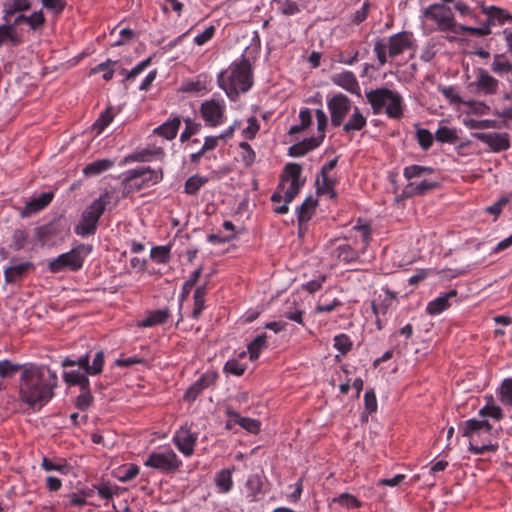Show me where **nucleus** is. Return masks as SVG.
Returning a JSON list of instances; mask_svg holds the SVG:
<instances>
[{
    "label": "nucleus",
    "instance_id": "56",
    "mask_svg": "<svg viewBox=\"0 0 512 512\" xmlns=\"http://www.w3.org/2000/svg\"><path fill=\"white\" fill-rule=\"evenodd\" d=\"M397 296L396 293L392 292L389 289H384V295L383 298L380 300V308H381V314L385 315L390 307L393 306V304L396 302Z\"/></svg>",
    "mask_w": 512,
    "mask_h": 512
},
{
    "label": "nucleus",
    "instance_id": "32",
    "mask_svg": "<svg viewBox=\"0 0 512 512\" xmlns=\"http://www.w3.org/2000/svg\"><path fill=\"white\" fill-rule=\"evenodd\" d=\"M337 183L338 181L335 178L329 176H317V192L319 194H327L330 199H335L337 198V192L335 191L334 188Z\"/></svg>",
    "mask_w": 512,
    "mask_h": 512
},
{
    "label": "nucleus",
    "instance_id": "3",
    "mask_svg": "<svg viewBox=\"0 0 512 512\" xmlns=\"http://www.w3.org/2000/svg\"><path fill=\"white\" fill-rule=\"evenodd\" d=\"M365 96L374 115L384 112L391 119L403 117V98L397 91L382 87L367 91Z\"/></svg>",
    "mask_w": 512,
    "mask_h": 512
},
{
    "label": "nucleus",
    "instance_id": "49",
    "mask_svg": "<svg viewBox=\"0 0 512 512\" xmlns=\"http://www.w3.org/2000/svg\"><path fill=\"white\" fill-rule=\"evenodd\" d=\"M333 60L341 64L353 65L359 60V51L354 50L351 53L339 51L333 56Z\"/></svg>",
    "mask_w": 512,
    "mask_h": 512
},
{
    "label": "nucleus",
    "instance_id": "38",
    "mask_svg": "<svg viewBox=\"0 0 512 512\" xmlns=\"http://www.w3.org/2000/svg\"><path fill=\"white\" fill-rule=\"evenodd\" d=\"M88 373L85 369L80 368L77 371L66 372V383L70 385H78L80 388L89 386Z\"/></svg>",
    "mask_w": 512,
    "mask_h": 512
},
{
    "label": "nucleus",
    "instance_id": "26",
    "mask_svg": "<svg viewBox=\"0 0 512 512\" xmlns=\"http://www.w3.org/2000/svg\"><path fill=\"white\" fill-rule=\"evenodd\" d=\"M457 296L455 289L437 297L427 304L426 312L429 315H438L450 307L449 299Z\"/></svg>",
    "mask_w": 512,
    "mask_h": 512
},
{
    "label": "nucleus",
    "instance_id": "52",
    "mask_svg": "<svg viewBox=\"0 0 512 512\" xmlns=\"http://www.w3.org/2000/svg\"><path fill=\"white\" fill-rule=\"evenodd\" d=\"M333 502L339 503L341 506L346 508H359L361 507V502L352 494L342 493L338 497L333 499Z\"/></svg>",
    "mask_w": 512,
    "mask_h": 512
},
{
    "label": "nucleus",
    "instance_id": "1",
    "mask_svg": "<svg viewBox=\"0 0 512 512\" xmlns=\"http://www.w3.org/2000/svg\"><path fill=\"white\" fill-rule=\"evenodd\" d=\"M57 376L46 366L23 365L19 379V398L32 409L44 406L52 397Z\"/></svg>",
    "mask_w": 512,
    "mask_h": 512
},
{
    "label": "nucleus",
    "instance_id": "25",
    "mask_svg": "<svg viewBox=\"0 0 512 512\" xmlns=\"http://www.w3.org/2000/svg\"><path fill=\"white\" fill-rule=\"evenodd\" d=\"M182 118L174 116L153 130V133L167 140H173L181 126Z\"/></svg>",
    "mask_w": 512,
    "mask_h": 512
},
{
    "label": "nucleus",
    "instance_id": "51",
    "mask_svg": "<svg viewBox=\"0 0 512 512\" xmlns=\"http://www.w3.org/2000/svg\"><path fill=\"white\" fill-rule=\"evenodd\" d=\"M491 68L493 72L499 75L512 72V64L504 60L502 55L495 56Z\"/></svg>",
    "mask_w": 512,
    "mask_h": 512
},
{
    "label": "nucleus",
    "instance_id": "4",
    "mask_svg": "<svg viewBox=\"0 0 512 512\" xmlns=\"http://www.w3.org/2000/svg\"><path fill=\"white\" fill-rule=\"evenodd\" d=\"M491 431L492 426L486 419H469L462 427V435L469 439V450L475 455L496 451L497 446L490 443Z\"/></svg>",
    "mask_w": 512,
    "mask_h": 512
},
{
    "label": "nucleus",
    "instance_id": "44",
    "mask_svg": "<svg viewBox=\"0 0 512 512\" xmlns=\"http://www.w3.org/2000/svg\"><path fill=\"white\" fill-rule=\"evenodd\" d=\"M184 122H185V128L180 135V141L182 143L189 140L193 135H196L197 133H199V131L201 129V124L194 122L190 118L185 119Z\"/></svg>",
    "mask_w": 512,
    "mask_h": 512
},
{
    "label": "nucleus",
    "instance_id": "37",
    "mask_svg": "<svg viewBox=\"0 0 512 512\" xmlns=\"http://www.w3.org/2000/svg\"><path fill=\"white\" fill-rule=\"evenodd\" d=\"M434 168L422 165H410L404 168L403 176L406 180L411 182L414 178H419L424 175L432 174L434 172Z\"/></svg>",
    "mask_w": 512,
    "mask_h": 512
},
{
    "label": "nucleus",
    "instance_id": "55",
    "mask_svg": "<svg viewBox=\"0 0 512 512\" xmlns=\"http://www.w3.org/2000/svg\"><path fill=\"white\" fill-rule=\"evenodd\" d=\"M352 342L346 334H339L334 337V348L342 354L351 350Z\"/></svg>",
    "mask_w": 512,
    "mask_h": 512
},
{
    "label": "nucleus",
    "instance_id": "47",
    "mask_svg": "<svg viewBox=\"0 0 512 512\" xmlns=\"http://www.w3.org/2000/svg\"><path fill=\"white\" fill-rule=\"evenodd\" d=\"M416 139L419 146L425 151L430 149L433 144V135L425 128H418L416 130Z\"/></svg>",
    "mask_w": 512,
    "mask_h": 512
},
{
    "label": "nucleus",
    "instance_id": "5",
    "mask_svg": "<svg viewBox=\"0 0 512 512\" xmlns=\"http://www.w3.org/2000/svg\"><path fill=\"white\" fill-rule=\"evenodd\" d=\"M162 179V169L153 170L150 167L143 166L127 170L122 181L123 197L156 185Z\"/></svg>",
    "mask_w": 512,
    "mask_h": 512
},
{
    "label": "nucleus",
    "instance_id": "33",
    "mask_svg": "<svg viewBox=\"0 0 512 512\" xmlns=\"http://www.w3.org/2000/svg\"><path fill=\"white\" fill-rule=\"evenodd\" d=\"M234 469H222L215 476V484L218 491L228 493L233 487L232 473Z\"/></svg>",
    "mask_w": 512,
    "mask_h": 512
},
{
    "label": "nucleus",
    "instance_id": "2",
    "mask_svg": "<svg viewBox=\"0 0 512 512\" xmlns=\"http://www.w3.org/2000/svg\"><path fill=\"white\" fill-rule=\"evenodd\" d=\"M218 85L231 101H237L241 93L249 91L253 85V73L250 61L242 58L233 62L218 75Z\"/></svg>",
    "mask_w": 512,
    "mask_h": 512
},
{
    "label": "nucleus",
    "instance_id": "60",
    "mask_svg": "<svg viewBox=\"0 0 512 512\" xmlns=\"http://www.w3.org/2000/svg\"><path fill=\"white\" fill-rule=\"evenodd\" d=\"M353 230L356 232V237H360L364 244L368 243L371 234L369 224L362 223L361 219H359L357 224L353 227Z\"/></svg>",
    "mask_w": 512,
    "mask_h": 512
},
{
    "label": "nucleus",
    "instance_id": "63",
    "mask_svg": "<svg viewBox=\"0 0 512 512\" xmlns=\"http://www.w3.org/2000/svg\"><path fill=\"white\" fill-rule=\"evenodd\" d=\"M246 366L239 361L232 359L226 362L224 370L235 376H241L245 372Z\"/></svg>",
    "mask_w": 512,
    "mask_h": 512
},
{
    "label": "nucleus",
    "instance_id": "39",
    "mask_svg": "<svg viewBox=\"0 0 512 512\" xmlns=\"http://www.w3.org/2000/svg\"><path fill=\"white\" fill-rule=\"evenodd\" d=\"M114 117L115 113L113 111V107H107L103 112H101L98 119L95 121L93 129L97 132V134L102 133L104 129L113 121Z\"/></svg>",
    "mask_w": 512,
    "mask_h": 512
},
{
    "label": "nucleus",
    "instance_id": "41",
    "mask_svg": "<svg viewBox=\"0 0 512 512\" xmlns=\"http://www.w3.org/2000/svg\"><path fill=\"white\" fill-rule=\"evenodd\" d=\"M19 370L23 371V365L7 359L0 361V378H12Z\"/></svg>",
    "mask_w": 512,
    "mask_h": 512
},
{
    "label": "nucleus",
    "instance_id": "43",
    "mask_svg": "<svg viewBox=\"0 0 512 512\" xmlns=\"http://www.w3.org/2000/svg\"><path fill=\"white\" fill-rule=\"evenodd\" d=\"M207 182V179L198 175L191 176L185 182L184 191L188 195H195Z\"/></svg>",
    "mask_w": 512,
    "mask_h": 512
},
{
    "label": "nucleus",
    "instance_id": "58",
    "mask_svg": "<svg viewBox=\"0 0 512 512\" xmlns=\"http://www.w3.org/2000/svg\"><path fill=\"white\" fill-rule=\"evenodd\" d=\"M43 20H44L43 15L41 12H39V13H33L29 17L19 15L15 19V24H20L22 22H26L27 24L30 25V27L32 29H35L36 27H38L39 25H41L43 23Z\"/></svg>",
    "mask_w": 512,
    "mask_h": 512
},
{
    "label": "nucleus",
    "instance_id": "11",
    "mask_svg": "<svg viewBox=\"0 0 512 512\" xmlns=\"http://www.w3.org/2000/svg\"><path fill=\"white\" fill-rule=\"evenodd\" d=\"M225 103L214 99L201 104L200 112L207 126L217 127L225 121Z\"/></svg>",
    "mask_w": 512,
    "mask_h": 512
},
{
    "label": "nucleus",
    "instance_id": "15",
    "mask_svg": "<svg viewBox=\"0 0 512 512\" xmlns=\"http://www.w3.org/2000/svg\"><path fill=\"white\" fill-rule=\"evenodd\" d=\"M217 379V374L212 371H207L200 376V378L194 382L185 392L184 400L185 401H195L196 398L200 395V393L213 385Z\"/></svg>",
    "mask_w": 512,
    "mask_h": 512
},
{
    "label": "nucleus",
    "instance_id": "19",
    "mask_svg": "<svg viewBox=\"0 0 512 512\" xmlns=\"http://www.w3.org/2000/svg\"><path fill=\"white\" fill-rule=\"evenodd\" d=\"M411 46L410 34L408 32H400L389 37L388 51L390 57H396L402 54Z\"/></svg>",
    "mask_w": 512,
    "mask_h": 512
},
{
    "label": "nucleus",
    "instance_id": "46",
    "mask_svg": "<svg viewBox=\"0 0 512 512\" xmlns=\"http://www.w3.org/2000/svg\"><path fill=\"white\" fill-rule=\"evenodd\" d=\"M500 401L512 406V378L505 379L499 387Z\"/></svg>",
    "mask_w": 512,
    "mask_h": 512
},
{
    "label": "nucleus",
    "instance_id": "42",
    "mask_svg": "<svg viewBox=\"0 0 512 512\" xmlns=\"http://www.w3.org/2000/svg\"><path fill=\"white\" fill-rule=\"evenodd\" d=\"M435 138L438 142L450 144L455 143L458 139L456 132L447 126L439 127L435 133Z\"/></svg>",
    "mask_w": 512,
    "mask_h": 512
},
{
    "label": "nucleus",
    "instance_id": "20",
    "mask_svg": "<svg viewBox=\"0 0 512 512\" xmlns=\"http://www.w3.org/2000/svg\"><path fill=\"white\" fill-rule=\"evenodd\" d=\"M324 135L318 137L306 138L301 142L295 143L288 149V155L291 157H301L307 154L309 151L317 148L324 140Z\"/></svg>",
    "mask_w": 512,
    "mask_h": 512
},
{
    "label": "nucleus",
    "instance_id": "16",
    "mask_svg": "<svg viewBox=\"0 0 512 512\" xmlns=\"http://www.w3.org/2000/svg\"><path fill=\"white\" fill-rule=\"evenodd\" d=\"M53 192H43L38 196L31 198L26 202L25 206L21 210L20 214L22 217H29L33 214L38 213L44 209L53 199Z\"/></svg>",
    "mask_w": 512,
    "mask_h": 512
},
{
    "label": "nucleus",
    "instance_id": "24",
    "mask_svg": "<svg viewBox=\"0 0 512 512\" xmlns=\"http://www.w3.org/2000/svg\"><path fill=\"white\" fill-rule=\"evenodd\" d=\"M477 89L486 95L496 94L499 88V82L491 76L486 70L481 69L476 80Z\"/></svg>",
    "mask_w": 512,
    "mask_h": 512
},
{
    "label": "nucleus",
    "instance_id": "61",
    "mask_svg": "<svg viewBox=\"0 0 512 512\" xmlns=\"http://www.w3.org/2000/svg\"><path fill=\"white\" fill-rule=\"evenodd\" d=\"M466 271V267L451 265L443 268L442 270L437 271V273L441 275V277L443 278L451 279L466 273Z\"/></svg>",
    "mask_w": 512,
    "mask_h": 512
},
{
    "label": "nucleus",
    "instance_id": "18",
    "mask_svg": "<svg viewBox=\"0 0 512 512\" xmlns=\"http://www.w3.org/2000/svg\"><path fill=\"white\" fill-rule=\"evenodd\" d=\"M482 13L487 16L489 26L503 25L507 21H512V15L505 9L497 6H485L481 4Z\"/></svg>",
    "mask_w": 512,
    "mask_h": 512
},
{
    "label": "nucleus",
    "instance_id": "59",
    "mask_svg": "<svg viewBox=\"0 0 512 512\" xmlns=\"http://www.w3.org/2000/svg\"><path fill=\"white\" fill-rule=\"evenodd\" d=\"M239 147L242 150V152H241L242 161L244 162V164L246 166H251L256 159L255 151L252 149V147L247 142H241L239 144Z\"/></svg>",
    "mask_w": 512,
    "mask_h": 512
},
{
    "label": "nucleus",
    "instance_id": "23",
    "mask_svg": "<svg viewBox=\"0 0 512 512\" xmlns=\"http://www.w3.org/2000/svg\"><path fill=\"white\" fill-rule=\"evenodd\" d=\"M227 417H233L234 423H237L243 429L250 433H258L260 431L261 423L257 419L241 417L231 406H227L225 409Z\"/></svg>",
    "mask_w": 512,
    "mask_h": 512
},
{
    "label": "nucleus",
    "instance_id": "35",
    "mask_svg": "<svg viewBox=\"0 0 512 512\" xmlns=\"http://www.w3.org/2000/svg\"><path fill=\"white\" fill-rule=\"evenodd\" d=\"M316 205L317 201L310 196L298 207L297 217L300 225L311 219Z\"/></svg>",
    "mask_w": 512,
    "mask_h": 512
},
{
    "label": "nucleus",
    "instance_id": "9",
    "mask_svg": "<svg viewBox=\"0 0 512 512\" xmlns=\"http://www.w3.org/2000/svg\"><path fill=\"white\" fill-rule=\"evenodd\" d=\"M144 465L162 472H174L182 465V461L172 449L166 448L152 452L145 460Z\"/></svg>",
    "mask_w": 512,
    "mask_h": 512
},
{
    "label": "nucleus",
    "instance_id": "62",
    "mask_svg": "<svg viewBox=\"0 0 512 512\" xmlns=\"http://www.w3.org/2000/svg\"><path fill=\"white\" fill-rule=\"evenodd\" d=\"M80 389H81V393L77 397L76 405L79 409L85 410L92 403L93 397L90 393L89 386H86L85 388H80Z\"/></svg>",
    "mask_w": 512,
    "mask_h": 512
},
{
    "label": "nucleus",
    "instance_id": "6",
    "mask_svg": "<svg viewBox=\"0 0 512 512\" xmlns=\"http://www.w3.org/2000/svg\"><path fill=\"white\" fill-rule=\"evenodd\" d=\"M109 198L110 196L106 192L84 210L80 222L75 227V232L78 235L86 236L95 233L98 221L109 203Z\"/></svg>",
    "mask_w": 512,
    "mask_h": 512
},
{
    "label": "nucleus",
    "instance_id": "45",
    "mask_svg": "<svg viewBox=\"0 0 512 512\" xmlns=\"http://www.w3.org/2000/svg\"><path fill=\"white\" fill-rule=\"evenodd\" d=\"M117 61H112L110 59L106 60L105 62H102L98 64L96 67H94L91 70V73H99L103 72V79L106 81H110L114 76V69L113 65H116Z\"/></svg>",
    "mask_w": 512,
    "mask_h": 512
},
{
    "label": "nucleus",
    "instance_id": "31",
    "mask_svg": "<svg viewBox=\"0 0 512 512\" xmlns=\"http://www.w3.org/2000/svg\"><path fill=\"white\" fill-rule=\"evenodd\" d=\"M271 8L284 16H293L301 11L298 3L293 0H272Z\"/></svg>",
    "mask_w": 512,
    "mask_h": 512
},
{
    "label": "nucleus",
    "instance_id": "54",
    "mask_svg": "<svg viewBox=\"0 0 512 512\" xmlns=\"http://www.w3.org/2000/svg\"><path fill=\"white\" fill-rule=\"evenodd\" d=\"M93 495L92 489H81L77 493L70 495V504L75 506H83L87 503V498Z\"/></svg>",
    "mask_w": 512,
    "mask_h": 512
},
{
    "label": "nucleus",
    "instance_id": "17",
    "mask_svg": "<svg viewBox=\"0 0 512 512\" xmlns=\"http://www.w3.org/2000/svg\"><path fill=\"white\" fill-rule=\"evenodd\" d=\"M333 84L345 89L346 91L359 95L360 86L355 74L351 71H342L331 76Z\"/></svg>",
    "mask_w": 512,
    "mask_h": 512
},
{
    "label": "nucleus",
    "instance_id": "64",
    "mask_svg": "<svg viewBox=\"0 0 512 512\" xmlns=\"http://www.w3.org/2000/svg\"><path fill=\"white\" fill-rule=\"evenodd\" d=\"M215 31V27L213 25H210L202 33L195 36L194 43L198 46L204 45L213 38Z\"/></svg>",
    "mask_w": 512,
    "mask_h": 512
},
{
    "label": "nucleus",
    "instance_id": "29",
    "mask_svg": "<svg viewBox=\"0 0 512 512\" xmlns=\"http://www.w3.org/2000/svg\"><path fill=\"white\" fill-rule=\"evenodd\" d=\"M211 276H212V273L206 274L205 275V278H206L205 283L202 286L197 287L194 292V296H193L194 307H193L192 314H191L193 319H198L199 316L201 315L202 311L205 308L206 284L209 281V279L211 278Z\"/></svg>",
    "mask_w": 512,
    "mask_h": 512
},
{
    "label": "nucleus",
    "instance_id": "10",
    "mask_svg": "<svg viewBox=\"0 0 512 512\" xmlns=\"http://www.w3.org/2000/svg\"><path fill=\"white\" fill-rule=\"evenodd\" d=\"M353 107L351 99L343 93H337L329 98L327 100V108L330 113L332 126L340 127Z\"/></svg>",
    "mask_w": 512,
    "mask_h": 512
},
{
    "label": "nucleus",
    "instance_id": "53",
    "mask_svg": "<svg viewBox=\"0 0 512 512\" xmlns=\"http://www.w3.org/2000/svg\"><path fill=\"white\" fill-rule=\"evenodd\" d=\"M370 6L371 4L368 1L364 2L359 10L350 15V22L355 25H359L364 22L369 15Z\"/></svg>",
    "mask_w": 512,
    "mask_h": 512
},
{
    "label": "nucleus",
    "instance_id": "22",
    "mask_svg": "<svg viewBox=\"0 0 512 512\" xmlns=\"http://www.w3.org/2000/svg\"><path fill=\"white\" fill-rule=\"evenodd\" d=\"M352 114L349 120L345 123L343 122L342 130L346 134H353L356 131H361L367 125V118L363 115L359 107L354 106L351 110Z\"/></svg>",
    "mask_w": 512,
    "mask_h": 512
},
{
    "label": "nucleus",
    "instance_id": "21",
    "mask_svg": "<svg viewBox=\"0 0 512 512\" xmlns=\"http://www.w3.org/2000/svg\"><path fill=\"white\" fill-rule=\"evenodd\" d=\"M439 186L437 181H431L424 179L420 182L411 181L403 189V195L407 198L424 195L428 191H431Z\"/></svg>",
    "mask_w": 512,
    "mask_h": 512
},
{
    "label": "nucleus",
    "instance_id": "7",
    "mask_svg": "<svg viewBox=\"0 0 512 512\" xmlns=\"http://www.w3.org/2000/svg\"><path fill=\"white\" fill-rule=\"evenodd\" d=\"M424 16L435 22L438 31L459 34L460 24H457L449 7L443 4H432L424 10Z\"/></svg>",
    "mask_w": 512,
    "mask_h": 512
},
{
    "label": "nucleus",
    "instance_id": "8",
    "mask_svg": "<svg viewBox=\"0 0 512 512\" xmlns=\"http://www.w3.org/2000/svg\"><path fill=\"white\" fill-rule=\"evenodd\" d=\"M301 175L302 166L300 164L288 163L285 165L278 189H284L285 182L290 183L289 187L284 192V199L286 200V203L292 202L304 186L305 178H302Z\"/></svg>",
    "mask_w": 512,
    "mask_h": 512
},
{
    "label": "nucleus",
    "instance_id": "57",
    "mask_svg": "<svg viewBox=\"0 0 512 512\" xmlns=\"http://www.w3.org/2000/svg\"><path fill=\"white\" fill-rule=\"evenodd\" d=\"M56 231V224L49 223L43 225L36 230V234L38 239L43 243H48L50 241V236L53 235Z\"/></svg>",
    "mask_w": 512,
    "mask_h": 512
},
{
    "label": "nucleus",
    "instance_id": "28",
    "mask_svg": "<svg viewBox=\"0 0 512 512\" xmlns=\"http://www.w3.org/2000/svg\"><path fill=\"white\" fill-rule=\"evenodd\" d=\"M33 265L29 261H25L19 264L12 265L5 269L4 276L7 283H15L27 274Z\"/></svg>",
    "mask_w": 512,
    "mask_h": 512
},
{
    "label": "nucleus",
    "instance_id": "40",
    "mask_svg": "<svg viewBox=\"0 0 512 512\" xmlns=\"http://www.w3.org/2000/svg\"><path fill=\"white\" fill-rule=\"evenodd\" d=\"M266 333L258 335L249 345L248 352L251 360H256L263 348L266 347L267 343Z\"/></svg>",
    "mask_w": 512,
    "mask_h": 512
},
{
    "label": "nucleus",
    "instance_id": "36",
    "mask_svg": "<svg viewBox=\"0 0 512 512\" xmlns=\"http://www.w3.org/2000/svg\"><path fill=\"white\" fill-rule=\"evenodd\" d=\"M169 315H170V312L168 309H161V310L153 311V312L149 313V315L139 323V326L152 327L155 325L162 324V323L166 322Z\"/></svg>",
    "mask_w": 512,
    "mask_h": 512
},
{
    "label": "nucleus",
    "instance_id": "48",
    "mask_svg": "<svg viewBox=\"0 0 512 512\" xmlns=\"http://www.w3.org/2000/svg\"><path fill=\"white\" fill-rule=\"evenodd\" d=\"M458 30L459 34L467 32L478 37H483L491 34V27L487 22L481 27H471L460 24Z\"/></svg>",
    "mask_w": 512,
    "mask_h": 512
},
{
    "label": "nucleus",
    "instance_id": "34",
    "mask_svg": "<svg viewBox=\"0 0 512 512\" xmlns=\"http://www.w3.org/2000/svg\"><path fill=\"white\" fill-rule=\"evenodd\" d=\"M114 166V161L109 159H100L89 163L84 169L83 172L87 176H96L99 175Z\"/></svg>",
    "mask_w": 512,
    "mask_h": 512
},
{
    "label": "nucleus",
    "instance_id": "30",
    "mask_svg": "<svg viewBox=\"0 0 512 512\" xmlns=\"http://www.w3.org/2000/svg\"><path fill=\"white\" fill-rule=\"evenodd\" d=\"M247 490L246 498L249 502H256L259 500V495L262 493L263 483L258 474L250 475L245 483Z\"/></svg>",
    "mask_w": 512,
    "mask_h": 512
},
{
    "label": "nucleus",
    "instance_id": "12",
    "mask_svg": "<svg viewBox=\"0 0 512 512\" xmlns=\"http://www.w3.org/2000/svg\"><path fill=\"white\" fill-rule=\"evenodd\" d=\"M78 365L85 369L89 375H98L102 372L104 366V354L99 351L95 354L92 365H89V353L86 352L77 359L66 357V367Z\"/></svg>",
    "mask_w": 512,
    "mask_h": 512
},
{
    "label": "nucleus",
    "instance_id": "27",
    "mask_svg": "<svg viewBox=\"0 0 512 512\" xmlns=\"http://www.w3.org/2000/svg\"><path fill=\"white\" fill-rule=\"evenodd\" d=\"M15 22L13 24L0 25V46H16L22 42L21 35L17 32Z\"/></svg>",
    "mask_w": 512,
    "mask_h": 512
},
{
    "label": "nucleus",
    "instance_id": "14",
    "mask_svg": "<svg viewBox=\"0 0 512 512\" xmlns=\"http://www.w3.org/2000/svg\"><path fill=\"white\" fill-rule=\"evenodd\" d=\"M475 137L487 144L494 152H501L510 147L509 136L507 133L482 132L476 133Z\"/></svg>",
    "mask_w": 512,
    "mask_h": 512
},
{
    "label": "nucleus",
    "instance_id": "13",
    "mask_svg": "<svg viewBox=\"0 0 512 512\" xmlns=\"http://www.w3.org/2000/svg\"><path fill=\"white\" fill-rule=\"evenodd\" d=\"M173 442L185 456H191L197 442V434L187 426H182L173 436Z\"/></svg>",
    "mask_w": 512,
    "mask_h": 512
},
{
    "label": "nucleus",
    "instance_id": "50",
    "mask_svg": "<svg viewBox=\"0 0 512 512\" xmlns=\"http://www.w3.org/2000/svg\"><path fill=\"white\" fill-rule=\"evenodd\" d=\"M479 416L483 419L490 417L494 420H501L503 418L502 409L494 404H487L479 410Z\"/></svg>",
    "mask_w": 512,
    "mask_h": 512
}]
</instances>
